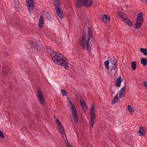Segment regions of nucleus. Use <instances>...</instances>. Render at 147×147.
Returning <instances> with one entry per match:
<instances>
[{"label": "nucleus", "mask_w": 147, "mask_h": 147, "mask_svg": "<svg viewBox=\"0 0 147 147\" xmlns=\"http://www.w3.org/2000/svg\"><path fill=\"white\" fill-rule=\"evenodd\" d=\"M51 56L55 63L60 65L62 67H63L65 69H67L68 62L61 54L58 52H53L51 54Z\"/></svg>", "instance_id": "obj_1"}, {"label": "nucleus", "mask_w": 147, "mask_h": 147, "mask_svg": "<svg viewBox=\"0 0 147 147\" xmlns=\"http://www.w3.org/2000/svg\"><path fill=\"white\" fill-rule=\"evenodd\" d=\"M90 40H88V38H87V40H86L85 35L83 36L80 40V45L81 47L83 49L86 50H90L91 47L89 44V42Z\"/></svg>", "instance_id": "obj_2"}, {"label": "nucleus", "mask_w": 147, "mask_h": 147, "mask_svg": "<svg viewBox=\"0 0 147 147\" xmlns=\"http://www.w3.org/2000/svg\"><path fill=\"white\" fill-rule=\"evenodd\" d=\"M54 1L57 16L61 19L63 18L64 17V15L62 10L59 1V0H54Z\"/></svg>", "instance_id": "obj_3"}, {"label": "nucleus", "mask_w": 147, "mask_h": 147, "mask_svg": "<svg viewBox=\"0 0 147 147\" xmlns=\"http://www.w3.org/2000/svg\"><path fill=\"white\" fill-rule=\"evenodd\" d=\"M143 21V14L142 13H140L138 15L135 23L136 28L137 29L140 28L142 25Z\"/></svg>", "instance_id": "obj_4"}, {"label": "nucleus", "mask_w": 147, "mask_h": 147, "mask_svg": "<svg viewBox=\"0 0 147 147\" xmlns=\"http://www.w3.org/2000/svg\"><path fill=\"white\" fill-rule=\"evenodd\" d=\"M90 116L91 117V126L93 127V125L95 121V109L94 105H92L90 111Z\"/></svg>", "instance_id": "obj_5"}, {"label": "nucleus", "mask_w": 147, "mask_h": 147, "mask_svg": "<svg viewBox=\"0 0 147 147\" xmlns=\"http://www.w3.org/2000/svg\"><path fill=\"white\" fill-rule=\"evenodd\" d=\"M70 108L72 110V113L73 116V119L75 123H78V116L76 109L73 103L70 104Z\"/></svg>", "instance_id": "obj_6"}, {"label": "nucleus", "mask_w": 147, "mask_h": 147, "mask_svg": "<svg viewBox=\"0 0 147 147\" xmlns=\"http://www.w3.org/2000/svg\"><path fill=\"white\" fill-rule=\"evenodd\" d=\"M26 2L28 11L30 13H33L34 10V5L33 0H26Z\"/></svg>", "instance_id": "obj_7"}, {"label": "nucleus", "mask_w": 147, "mask_h": 147, "mask_svg": "<svg viewBox=\"0 0 147 147\" xmlns=\"http://www.w3.org/2000/svg\"><path fill=\"white\" fill-rule=\"evenodd\" d=\"M36 95L40 103L42 105L44 104L45 101L42 91L40 90L38 88L37 90Z\"/></svg>", "instance_id": "obj_8"}, {"label": "nucleus", "mask_w": 147, "mask_h": 147, "mask_svg": "<svg viewBox=\"0 0 147 147\" xmlns=\"http://www.w3.org/2000/svg\"><path fill=\"white\" fill-rule=\"evenodd\" d=\"M117 64V61L115 59L111 60L109 64V68L116 69Z\"/></svg>", "instance_id": "obj_9"}, {"label": "nucleus", "mask_w": 147, "mask_h": 147, "mask_svg": "<svg viewBox=\"0 0 147 147\" xmlns=\"http://www.w3.org/2000/svg\"><path fill=\"white\" fill-rule=\"evenodd\" d=\"M84 0H78L76 3V6L77 7L79 8L82 6H84Z\"/></svg>", "instance_id": "obj_10"}, {"label": "nucleus", "mask_w": 147, "mask_h": 147, "mask_svg": "<svg viewBox=\"0 0 147 147\" xmlns=\"http://www.w3.org/2000/svg\"><path fill=\"white\" fill-rule=\"evenodd\" d=\"M87 38H88V40H90V42L92 40V31L90 27H89L88 30V34L87 36Z\"/></svg>", "instance_id": "obj_11"}, {"label": "nucleus", "mask_w": 147, "mask_h": 147, "mask_svg": "<svg viewBox=\"0 0 147 147\" xmlns=\"http://www.w3.org/2000/svg\"><path fill=\"white\" fill-rule=\"evenodd\" d=\"M84 7H91L93 4L91 0H84Z\"/></svg>", "instance_id": "obj_12"}, {"label": "nucleus", "mask_w": 147, "mask_h": 147, "mask_svg": "<svg viewBox=\"0 0 147 147\" xmlns=\"http://www.w3.org/2000/svg\"><path fill=\"white\" fill-rule=\"evenodd\" d=\"M14 7L16 10L18 11L20 10L21 5L18 0H14Z\"/></svg>", "instance_id": "obj_13"}, {"label": "nucleus", "mask_w": 147, "mask_h": 147, "mask_svg": "<svg viewBox=\"0 0 147 147\" xmlns=\"http://www.w3.org/2000/svg\"><path fill=\"white\" fill-rule=\"evenodd\" d=\"M126 87L124 86L121 89L119 92V96L120 98H123L125 94V92Z\"/></svg>", "instance_id": "obj_14"}, {"label": "nucleus", "mask_w": 147, "mask_h": 147, "mask_svg": "<svg viewBox=\"0 0 147 147\" xmlns=\"http://www.w3.org/2000/svg\"><path fill=\"white\" fill-rule=\"evenodd\" d=\"M44 18L43 17L41 16H40L39 19V26L40 28H42L44 24Z\"/></svg>", "instance_id": "obj_15"}, {"label": "nucleus", "mask_w": 147, "mask_h": 147, "mask_svg": "<svg viewBox=\"0 0 147 147\" xmlns=\"http://www.w3.org/2000/svg\"><path fill=\"white\" fill-rule=\"evenodd\" d=\"M139 133L140 136H145V131L143 129V127L142 126L140 127L139 131H138Z\"/></svg>", "instance_id": "obj_16"}, {"label": "nucleus", "mask_w": 147, "mask_h": 147, "mask_svg": "<svg viewBox=\"0 0 147 147\" xmlns=\"http://www.w3.org/2000/svg\"><path fill=\"white\" fill-rule=\"evenodd\" d=\"M108 69L110 70L109 74L111 76H114L116 73L117 70L115 69L108 68Z\"/></svg>", "instance_id": "obj_17"}, {"label": "nucleus", "mask_w": 147, "mask_h": 147, "mask_svg": "<svg viewBox=\"0 0 147 147\" xmlns=\"http://www.w3.org/2000/svg\"><path fill=\"white\" fill-rule=\"evenodd\" d=\"M101 20L105 22H106L107 21H109L110 20V18L108 16L106 15H104L101 18Z\"/></svg>", "instance_id": "obj_18"}, {"label": "nucleus", "mask_w": 147, "mask_h": 147, "mask_svg": "<svg viewBox=\"0 0 147 147\" xmlns=\"http://www.w3.org/2000/svg\"><path fill=\"white\" fill-rule=\"evenodd\" d=\"M123 80V79L121 78V77H119L117 79L116 84L118 87L120 86L121 83Z\"/></svg>", "instance_id": "obj_19"}, {"label": "nucleus", "mask_w": 147, "mask_h": 147, "mask_svg": "<svg viewBox=\"0 0 147 147\" xmlns=\"http://www.w3.org/2000/svg\"><path fill=\"white\" fill-rule=\"evenodd\" d=\"M119 16L121 18L123 19V20L124 21V20L127 19L128 17L126 16V14L123 12H120L118 13Z\"/></svg>", "instance_id": "obj_20"}, {"label": "nucleus", "mask_w": 147, "mask_h": 147, "mask_svg": "<svg viewBox=\"0 0 147 147\" xmlns=\"http://www.w3.org/2000/svg\"><path fill=\"white\" fill-rule=\"evenodd\" d=\"M118 94V93L117 94V95L113 99L111 103L112 105H113L116 103H117L118 102V97L117 95Z\"/></svg>", "instance_id": "obj_21"}, {"label": "nucleus", "mask_w": 147, "mask_h": 147, "mask_svg": "<svg viewBox=\"0 0 147 147\" xmlns=\"http://www.w3.org/2000/svg\"><path fill=\"white\" fill-rule=\"evenodd\" d=\"M124 22L126 23L129 26L131 27L132 26V22H131L128 19V18H127V19H125L124 20Z\"/></svg>", "instance_id": "obj_22"}, {"label": "nucleus", "mask_w": 147, "mask_h": 147, "mask_svg": "<svg viewBox=\"0 0 147 147\" xmlns=\"http://www.w3.org/2000/svg\"><path fill=\"white\" fill-rule=\"evenodd\" d=\"M59 128V131L62 134H65L64 129L62 125L58 126Z\"/></svg>", "instance_id": "obj_23"}, {"label": "nucleus", "mask_w": 147, "mask_h": 147, "mask_svg": "<svg viewBox=\"0 0 147 147\" xmlns=\"http://www.w3.org/2000/svg\"><path fill=\"white\" fill-rule=\"evenodd\" d=\"M141 63L144 66H145L147 64V58H142L141 59Z\"/></svg>", "instance_id": "obj_24"}, {"label": "nucleus", "mask_w": 147, "mask_h": 147, "mask_svg": "<svg viewBox=\"0 0 147 147\" xmlns=\"http://www.w3.org/2000/svg\"><path fill=\"white\" fill-rule=\"evenodd\" d=\"M131 67L134 70H135L136 69V64L135 61H133L131 63Z\"/></svg>", "instance_id": "obj_25"}, {"label": "nucleus", "mask_w": 147, "mask_h": 147, "mask_svg": "<svg viewBox=\"0 0 147 147\" xmlns=\"http://www.w3.org/2000/svg\"><path fill=\"white\" fill-rule=\"evenodd\" d=\"M140 51L141 52L143 53L144 55H147V51L146 49L141 48L140 49Z\"/></svg>", "instance_id": "obj_26"}, {"label": "nucleus", "mask_w": 147, "mask_h": 147, "mask_svg": "<svg viewBox=\"0 0 147 147\" xmlns=\"http://www.w3.org/2000/svg\"><path fill=\"white\" fill-rule=\"evenodd\" d=\"M127 109L129 112H130V113H133L134 111V110L133 108H132L129 105L127 106Z\"/></svg>", "instance_id": "obj_27"}, {"label": "nucleus", "mask_w": 147, "mask_h": 147, "mask_svg": "<svg viewBox=\"0 0 147 147\" xmlns=\"http://www.w3.org/2000/svg\"><path fill=\"white\" fill-rule=\"evenodd\" d=\"M45 16L47 17V19L49 20H51V17L50 16V14L49 13H46Z\"/></svg>", "instance_id": "obj_28"}, {"label": "nucleus", "mask_w": 147, "mask_h": 147, "mask_svg": "<svg viewBox=\"0 0 147 147\" xmlns=\"http://www.w3.org/2000/svg\"><path fill=\"white\" fill-rule=\"evenodd\" d=\"M105 65V67L108 69L109 68V61H106L104 63Z\"/></svg>", "instance_id": "obj_29"}, {"label": "nucleus", "mask_w": 147, "mask_h": 147, "mask_svg": "<svg viewBox=\"0 0 147 147\" xmlns=\"http://www.w3.org/2000/svg\"><path fill=\"white\" fill-rule=\"evenodd\" d=\"M81 106L83 107H86V105L84 102L82 100L80 101Z\"/></svg>", "instance_id": "obj_30"}, {"label": "nucleus", "mask_w": 147, "mask_h": 147, "mask_svg": "<svg viewBox=\"0 0 147 147\" xmlns=\"http://www.w3.org/2000/svg\"><path fill=\"white\" fill-rule=\"evenodd\" d=\"M61 92L63 96H65L67 95V92L64 90H61Z\"/></svg>", "instance_id": "obj_31"}, {"label": "nucleus", "mask_w": 147, "mask_h": 147, "mask_svg": "<svg viewBox=\"0 0 147 147\" xmlns=\"http://www.w3.org/2000/svg\"><path fill=\"white\" fill-rule=\"evenodd\" d=\"M56 122L57 123L58 125V126L60 125H62L60 123L59 119H56Z\"/></svg>", "instance_id": "obj_32"}, {"label": "nucleus", "mask_w": 147, "mask_h": 147, "mask_svg": "<svg viewBox=\"0 0 147 147\" xmlns=\"http://www.w3.org/2000/svg\"><path fill=\"white\" fill-rule=\"evenodd\" d=\"M0 137L2 138H3L4 137L3 133L1 131H0Z\"/></svg>", "instance_id": "obj_33"}, {"label": "nucleus", "mask_w": 147, "mask_h": 147, "mask_svg": "<svg viewBox=\"0 0 147 147\" xmlns=\"http://www.w3.org/2000/svg\"><path fill=\"white\" fill-rule=\"evenodd\" d=\"M143 84L147 88V82H144L143 83Z\"/></svg>", "instance_id": "obj_34"}, {"label": "nucleus", "mask_w": 147, "mask_h": 147, "mask_svg": "<svg viewBox=\"0 0 147 147\" xmlns=\"http://www.w3.org/2000/svg\"><path fill=\"white\" fill-rule=\"evenodd\" d=\"M6 69L5 68H3V73L4 74H6L7 73L6 72Z\"/></svg>", "instance_id": "obj_35"}, {"label": "nucleus", "mask_w": 147, "mask_h": 147, "mask_svg": "<svg viewBox=\"0 0 147 147\" xmlns=\"http://www.w3.org/2000/svg\"><path fill=\"white\" fill-rule=\"evenodd\" d=\"M67 98L68 101L69 102L70 104H71V103H72L70 99L69 98V97H67Z\"/></svg>", "instance_id": "obj_36"}, {"label": "nucleus", "mask_w": 147, "mask_h": 147, "mask_svg": "<svg viewBox=\"0 0 147 147\" xmlns=\"http://www.w3.org/2000/svg\"><path fill=\"white\" fill-rule=\"evenodd\" d=\"M4 54L7 55H8V53L6 52H5Z\"/></svg>", "instance_id": "obj_37"}, {"label": "nucleus", "mask_w": 147, "mask_h": 147, "mask_svg": "<svg viewBox=\"0 0 147 147\" xmlns=\"http://www.w3.org/2000/svg\"><path fill=\"white\" fill-rule=\"evenodd\" d=\"M68 147H72V146L71 145L68 144Z\"/></svg>", "instance_id": "obj_38"}, {"label": "nucleus", "mask_w": 147, "mask_h": 147, "mask_svg": "<svg viewBox=\"0 0 147 147\" xmlns=\"http://www.w3.org/2000/svg\"><path fill=\"white\" fill-rule=\"evenodd\" d=\"M33 42H32L31 43V44H32V45L33 44Z\"/></svg>", "instance_id": "obj_39"}, {"label": "nucleus", "mask_w": 147, "mask_h": 147, "mask_svg": "<svg viewBox=\"0 0 147 147\" xmlns=\"http://www.w3.org/2000/svg\"><path fill=\"white\" fill-rule=\"evenodd\" d=\"M146 2L147 4V0H146Z\"/></svg>", "instance_id": "obj_40"}]
</instances>
